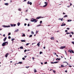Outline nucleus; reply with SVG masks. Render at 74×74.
Returning a JSON list of instances; mask_svg holds the SVG:
<instances>
[{
  "mask_svg": "<svg viewBox=\"0 0 74 74\" xmlns=\"http://www.w3.org/2000/svg\"><path fill=\"white\" fill-rule=\"evenodd\" d=\"M37 21H38V20L34 18H32L31 20V22H34V23H36L37 22Z\"/></svg>",
  "mask_w": 74,
  "mask_h": 74,
  "instance_id": "1",
  "label": "nucleus"
},
{
  "mask_svg": "<svg viewBox=\"0 0 74 74\" xmlns=\"http://www.w3.org/2000/svg\"><path fill=\"white\" fill-rule=\"evenodd\" d=\"M8 45V42H3L2 45V46L3 47H4L5 45Z\"/></svg>",
  "mask_w": 74,
  "mask_h": 74,
  "instance_id": "2",
  "label": "nucleus"
},
{
  "mask_svg": "<svg viewBox=\"0 0 74 74\" xmlns=\"http://www.w3.org/2000/svg\"><path fill=\"white\" fill-rule=\"evenodd\" d=\"M45 4H46L43 6V7H47V5H48V2H45Z\"/></svg>",
  "mask_w": 74,
  "mask_h": 74,
  "instance_id": "3",
  "label": "nucleus"
},
{
  "mask_svg": "<svg viewBox=\"0 0 74 74\" xmlns=\"http://www.w3.org/2000/svg\"><path fill=\"white\" fill-rule=\"evenodd\" d=\"M3 27H10V25L8 26L7 25H3Z\"/></svg>",
  "mask_w": 74,
  "mask_h": 74,
  "instance_id": "4",
  "label": "nucleus"
},
{
  "mask_svg": "<svg viewBox=\"0 0 74 74\" xmlns=\"http://www.w3.org/2000/svg\"><path fill=\"white\" fill-rule=\"evenodd\" d=\"M66 47L65 46H62L61 47H60V49H64V48H65V47Z\"/></svg>",
  "mask_w": 74,
  "mask_h": 74,
  "instance_id": "5",
  "label": "nucleus"
},
{
  "mask_svg": "<svg viewBox=\"0 0 74 74\" xmlns=\"http://www.w3.org/2000/svg\"><path fill=\"white\" fill-rule=\"evenodd\" d=\"M9 55V53H7L5 55V57L6 58H7V57L8 56V55Z\"/></svg>",
  "mask_w": 74,
  "mask_h": 74,
  "instance_id": "6",
  "label": "nucleus"
},
{
  "mask_svg": "<svg viewBox=\"0 0 74 74\" xmlns=\"http://www.w3.org/2000/svg\"><path fill=\"white\" fill-rule=\"evenodd\" d=\"M7 40V37H5V38L3 39V41L4 42H5V40Z\"/></svg>",
  "mask_w": 74,
  "mask_h": 74,
  "instance_id": "7",
  "label": "nucleus"
},
{
  "mask_svg": "<svg viewBox=\"0 0 74 74\" xmlns=\"http://www.w3.org/2000/svg\"><path fill=\"white\" fill-rule=\"evenodd\" d=\"M51 39L52 40H55V39L53 37H52L51 38Z\"/></svg>",
  "mask_w": 74,
  "mask_h": 74,
  "instance_id": "8",
  "label": "nucleus"
},
{
  "mask_svg": "<svg viewBox=\"0 0 74 74\" xmlns=\"http://www.w3.org/2000/svg\"><path fill=\"white\" fill-rule=\"evenodd\" d=\"M40 18H41V16L37 17L36 18V19H40Z\"/></svg>",
  "mask_w": 74,
  "mask_h": 74,
  "instance_id": "9",
  "label": "nucleus"
},
{
  "mask_svg": "<svg viewBox=\"0 0 74 74\" xmlns=\"http://www.w3.org/2000/svg\"><path fill=\"white\" fill-rule=\"evenodd\" d=\"M40 42H39L37 44V45L38 46V47H40Z\"/></svg>",
  "mask_w": 74,
  "mask_h": 74,
  "instance_id": "10",
  "label": "nucleus"
},
{
  "mask_svg": "<svg viewBox=\"0 0 74 74\" xmlns=\"http://www.w3.org/2000/svg\"><path fill=\"white\" fill-rule=\"evenodd\" d=\"M63 18H59L58 19L59 20H61V21H63Z\"/></svg>",
  "mask_w": 74,
  "mask_h": 74,
  "instance_id": "11",
  "label": "nucleus"
},
{
  "mask_svg": "<svg viewBox=\"0 0 74 74\" xmlns=\"http://www.w3.org/2000/svg\"><path fill=\"white\" fill-rule=\"evenodd\" d=\"M66 66H67V65H66L65 66H64L62 65H61V67H66Z\"/></svg>",
  "mask_w": 74,
  "mask_h": 74,
  "instance_id": "12",
  "label": "nucleus"
},
{
  "mask_svg": "<svg viewBox=\"0 0 74 74\" xmlns=\"http://www.w3.org/2000/svg\"><path fill=\"white\" fill-rule=\"evenodd\" d=\"M60 60V58H57V59H56V60Z\"/></svg>",
  "mask_w": 74,
  "mask_h": 74,
  "instance_id": "13",
  "label": "nucleus"
},
{
  "mask_svg": "<svg viewBox=\"0 0 74 74\" xmlns=\"http://www.w3.org/2000/svg\"><path fill=\"white\" fill-rule=\"evenodd\" d=\"M5 5H8V3H4Z\"/></svg>",
  "mask_w": 74,
  "mask_h": 74,
  "instance_id": "14",
  "label": "nucleus"
},
{
  "mask_svg": "<svg viewBox=\"0 0 74 74\" xmlns=\"http://www.w3.org/2000/svg\"><path fill=\"white\" fill-rule=\"evenodd\" d=\"M66 26V24H62L61 25V26Z\"/></svg>",
  "mask_w": 74,
  "mask_h": 74,
  "instance_id": "15",
  "label": "nucleus"
},
{
  "mask_svg": "<svg viewBox=\"0 0 74 74\" xmlns=\"http://www.w3.org/2000/svg\"><path fill=\"white\" fill-rule=\"evenodd\" d=\"M21 42H26V41L25 40H21Z\"/></svg>",
  "mask_w": 74,
  "mask_h": 74,
  "instance_id": "16",
  "label": "nucleus"
},
{
  "mask_svg": "<svg viewBox=\"0 0 74 74\" xmlns=\"http://www.w3.org/2000/svg\"><path fill=\"white\" fill-rule=\"evenodd\" d=\"M69 52H70V53H71L72 52V50H69Z\"/></svg>",
  "mask_w": 74,
  "mask_h": 74,
  "instance_id": "17",
  "label": "nucleus"
},
{
  "mask_svg": "<svg viewBox=\"0 0 74 74\" xmlns=\"http://www.w3.org/2000/svg\"><path fill=\"white\" fill-rule=\"evenodd\" d=\"M34 71L35 73H36V72H37V71L36 70V69H34Z\"/></svg>",
  "mask_w": 74,
  "mask_h": 74,
  "instance_id": "18",
  "label": "nucleus"
},
{
  "mask_svg": "<svg viewBox=\"0 0 74 74\" xmlns=\"http://www.w3.org/2000/svg\"><path fill=\"white\" fill-rule=\"evenodd\" d=\"M20 49H23V47L22 46H21V47H20Z\"/></svg>",
  "mask_w": 74,
  "mask_h": 74,
  "instance_id": "19",
  "label": "nucleus"
},
{
  "mask_svg": "<svg viewBox=\"0 0 74 74\" xmlns=\"http://www.w3.org/2000/svg\"><path fill=\"white\" fill-rule=\"evenodd\" d=\"M20 23H19V22L17 24L18 26H19L20 25Z\"/></svg>",
  "mask_w": 74,
  "mask_h": 74,
  "instance_id": "20",
  "label": "nucleus"
},
{
  "mask_svg": "<svg viewBox=\"0 0 74 74\" xmlns=\"http://www.w3.org/2000/svg\"><path fill=\"white\" fill-rule=\"evenodd\" d=\"M18 64H22V62H19Z\"/></svg>",
  "mask_w": 74,
  "mask_h": 74,
  "instance_id": "21",
  "label": "nucleus"
},
{
  "mask_svg": "<svg viewBox=\"0 0 74 74\" xmlns=\"http://www.w3.org/2000/svg\"><path fill=\"white\" fill-rule=\"evenodd\" d=\"M42 21H40V24H42Z\"/></svg>",
  "mask_w": 74,
  "mask_h": 74,
  "instance_id": "22",
  "label": "nucleus"
},
{
  "mask_svg": "<svg viewBox=\"0 0 74 74\" xmlns=\"http://www.w3.org/2000/svg\"><path fill=\"white\" fill-rule=\"evenodd\" d=\"M68 16L67 15H65L64 16V18H66V17H67Z\"/></svg>",
  "mask_w": 74,
  "mask_h": 74,
  "instance_id": "23",
  "label": "nucleus"
},
{
  "mask_svg": "<svg viewBox=\"0 0 74 74\" xmlns=\"http://www.w3.org/2000/svg\"><path fill=\"white\" fill-rule=\"evenodd\" d=\"M19 31V29H18L17 30H16L15 32H18V31Z\"/></svg>",
  "mask_w": 74,
  "mask_h": 74,
  "instance_id": "24",
  "label": "nucleus"
},
{
  "mask_svg": "<svg viewBox=\"0 0 74 74\" xmlns=\"http://www.w3.org/2000/svg\"><path fill=\"white\" fill-rule=\"evenodd\" d=\"M30 43H27L26 45V46H27V45H29Z\"/></svg>",
  "mask_w": 74,
  "mask_h": 74,
  "instance_id": "25",
  "label": "nucleus"
},
{
  "mask_svg": "<svg viewBox=\"0 0 74 74\" xmlns=\"http://www.w3.org/2000/svg\"><path fill=\"white\" fill-rule=\"evenodd\" d=\"M23 37H25V34H23L22 35Z\"/></svg>",
  "mask_w": 74,
  "mask_h": 74,
  "instance_id": "26",
  "label": "nucleus"
},
{
  "mask_svg": "<svg viewBox=\"0 0 74 74\" xmlns=\"http://www.w3.org/2000/svg\"><path fill=\"white\" fill-rule=\"evenodd\" d=\"M18 11H21V8L18 9Z\"/></svg>",
  "mask_w": 74,
  "mask_h": 74,
  "instance_id": "27",
  "label": "nucleus"
},
{
  "mask_svg": "<svg viewBox=\"0 0 74 74\" xmlns=\"http://www.w3.org/2000/svg\"><path fill=\"white\" fill-rule=\"evenodd\" d=\"M53 73H56V71H54L53 70Z\"/></svg>",
  "mask_w": 74,
  "mask_h": 74,
  "instance_id": "28",
  "label": "nucleus"
},
{
  "mask_svg": "<svg viewBox=\"0 0 74 74\" xmlns=\"http://www.w3.org/2000/svg\"><path fill=\"white\" fill-rule=\"evenodd\" d=\"M27 4H30V1H28V2L27 3Z\"/></svg>",
  "mask_w": 74,
  "mask_h": 74,
  "instance_id": "29",
  "label": "nucleus"
},
{
  "mask_svg": "<svg viewBox=\"0 0 74 74\" xmlns=\"http://www.w3.org/2000/svg\"><path fill=\"white\" fill-rule=\"evenodd\" d=\"M71 33H69V32H67L66 33V34H70Z\"/></svg>",
  "mask_w": 74,
  "mask_h": 74,
  "instance_id": "30",
  "label": "nucleus"
},
{
  "mask_svg": "<svg viewBox=\"0 0 74 74\" xmlns=\"http://www.w3.org/2000/svg\"><path fill=\"white\" fill-rule=\"evenodd\" d=\"M32 35H30V36H29V37H32Z\"/></svg>",
  "mask_w": 74,
  "mask_h": 74,
  "instance_id": "31",
  "label": "nucleus"
},
{
  "mask_svg": "<svg viewBox=\"0 0 74 74\" xmlns=\"http://www.w3.org/2000/svg\"><path fill=\"white\" fill-rule=\"evenodd\" d=\"M59 62H54V63H58Z\"/></svg>",
  "mask_w": 74,
  "mask_h": 74,
  "instance_id": "32",
  "label": "nucleus"
},
{
  "mask_svg": "<svg viewBox=\"0 0 74 74\" xmlns=\"http://www.w3.org/2000/svg\"><path fill=\"white\" fill-rule=\"evenodd\" d=\"M10 35H11V33L10 32L8 34V36H10Z\"/></svg>",
  "mask_w": 74,
  "mask_h": 74,
  "instance_id": "33",
  "label": "nucleus"
},
{
  "mask_svg": "<svg viewBox=\"0 0 74 74\" xmlns=\"http://www.w3.org/2000/svg\"><path fill=\"white\" fill-rule=\"evenodd\" d=\"M70 21H72L71 20H68V22H70Z\"/></svg>",
  "mask_w": 74,
  "mask_h": 74,
  "instance_id": "34",
  "label": "nucleus"
},
{
  "mask_svg": "<svg viewBox=\"0 0 74 74\" xmlns=\"http://www.w3.org/2000/svg\"><path fill=\"white\" fill-rule=\"evenodd\" d=\"M32 34H34V32H33L32 31Z\"/></svg>",
  "mask_w": 74,
  "mask_h": 74,
  "instance_id": "35",
  "label": "nucleus"
},
{
  "mask_svg": "<svg viewBox=\"0 0 74 74\" xmlns=\"http://www.w3.org/2000/svg\"><path fill=\"white\" fill-rule=\"evenodd\" d=\"M14 40H15L13 38L11 40V41H14Z\"/></svg>",
  "mask_w": 74,
  "mask_h": 74,
  "instance_id": "36",
  "label": "nucleus"
},
{
  "mask_svg": "<svg viewBox=\"0 0 74 74\" xmlns=\"http://www.w3.org/2000/svg\"><path fill=\"white\" fill-rule=\"evenodd\" d=\"M9 39H11V37L10 36H9L8 37Z\"/></svg>",
  "mask_w": 74,
  "mask_h": 74,
  "instance_id": "37",
  "label": "nucleus"
},
{
  "mask_svg": "<svg viewBox=\"0 0 74 74\" xmlns=\"http://www.w3.org/2000/svg\"><path fill=\"white\" fill-rule=\"evenodd\" d=\"M69 37H72V35H69Z\"/></svg>",
  "mask_w": 74,
  "mask_h": 74,
  "instance_id": "38",
  "label": "nucleus"
},
{
  "mask_svg": "<svg viewBox=\"0 0 74 74\" xmlns=\"http://www.w3.org/2000/svg\"><path fill=\"white\" fill-rule=\"evenodd\" d=\"M42 53V52H41V51L40 52V54H41Z\"/></svg>",
  "mask_w": 74,
  "mask_h": 74,
  "instance_id": "39",
  "label": "nucleus"
},
{
  "mask_svg": "<svg viewBox=\"0 0 74 74\" xmlns=\"http://www.w3.org/2000/svg\"><path fill=\"white\" fill-rule=\"evenodd\" d=\"M72 44H73V45H74V41L72 42Z\"/></svg>",
  "mask_w": 74,
  "mask_h": 74,
  "instance_id": "40",
  "label": "nucleus"
},
{
  "mask_svg": "<svg viewBox=\"0 0 74 74\" xmlns=\"http://www.w3.org/2000/svg\"><path fill=\"white\" fill-rule=\"evenodd\" d=\"M32 59H33V60H34V59H35V58H34V57H33L32 58Z\"/></svg>",
  "mask_w": 74,
  "mask_h": 74,
  "instance_id": "41",
  "label": "nucleus"
},
{
  "mask_svg": "<svg viewBox=\"0 0 74 74\" xmlns=\"http://www.w3.org/2000/svg\"><path fill=\"white\" fill-rule=\"evenodd\" d=\"M22 60H25V58H22Z\"/></svg>",
  "mask_w": 74,
  "mask_h": 74,
  "instance_id": "42",
  "label": "nucleus"
},
{
  "mask_svg": "<svg viewBox=\"0 0 74 74\" xmlns=\"http://www.w3.org/2000/svg\"><path fill=\"white\" fill-rule=\"evenodd\" d=\"M71 33V34H72L73 35V34H74V32H71V33Z\"/></svg>",
  "mask_w": 74,
  "mask_h": 74,
  "instance_id": "43",
  "label": "nucleus"
},
{
  "mask_svg": "<svg viewBox=\"0 0 74 74\" xmlns=\"http://www.w3.org/2000/svg\"><path fill=\"white\" fill-rule=\"evenodd\" d=\"M29 4H30V5H32V2H30L29 3Z\"/></svg>",
  "mask_w": 74,
  "mask_h": 74,
  "instance_id": "44",
  "label": "nucleus"
},
{
  "mask_svg": "<svg viewBox=\"0 0 74 74\" xmlns=\"http://www.w3.org/2000/svg\"><path fill=\"white\" fill-rule=\"evenodd\" d=\"M16 26V24H13V26L14 27V26Z\"/></svg>",
  "mask_w": 74,
  "mask_h": 74,
  "instance_id": "45",
  "label": "nucleus"
},
{
  "mask_svg": "<svg viewBox=\"0 0 74 74\" xmlns=\"http://www.w3.org/2000/svg\"><path fill=\"white\" fill-rule=\"evenodd\" d=\"M44 64H47V62H45Z\"/></svg>",
  "mask_w": 74,
  "mask_h": 74,
  "instance_id": "46",
  "label": "nucleus"
},
{
  "mask_svg": "<svg viewBox=\"0 0 74 74\" xmlns=\"http://www.w3.org/2000/svg\"><path fill=\"white\" fill-rule=\"evenodd\" d=\"M10 26H12V27L13 26V24H11L10 25Z\"/></svg>",
  "mask_w": 74,
  "mask_h": 74,
  "instance_id": "47",
  "label": "nucleus"
},
{
  "mask_svg": "<svg viewBox=\"0 0 74 74\" xmlns=\"http://www.w3.org/2000/svg\"><path fill=\"white\" fill-rule=\"evenodd\" d=\"M66 29H67V30H70V28H67Z\"/></svg>",
  "mask_w": 74,
  "mask_h": 74,
  "instance_id": "48",
  "label": "nucleus"
},
{
  "mask_svg": "<svg viewBox=\"0 0 74 74\" xmlns=\"http://www.w3.org/2000/svg\"><path fill=\"white\" fill-rule=\"evenodd\" d=\"M26 51H27V50H24V52H26Z\"/></svg>",
  "mask_w": 74,
  "mask_h": 74,
  "instance_id": "49",
  "label": "nucleus"
},
{
  "mask_svg": "<svg viewBox=\"0 0 74 74\" xmlns=\"http://www.w3.org/2000/svg\"><path fill=\"white\" fill-rule=\"evenodd\" d=\"M38 31H36V33L37 34V33H38Z\"/></svg>",
  "mask_w": 74,
  "mask_h": 74,
  "instance_id": "50",
  "label": "nucleus"
},
{
  "mask_svg": "<svg viewBox=\"0 0 74 74\" xmlns=\"http://www.w3.org/2000/svg\"><path fill=\"white\" fill-rule=\"evenodd\" d=\"M72 53H74V51H73L72 50Z\"/></svg>",
  "mask_w": 74,
  "mask_h": 74,
  "instance_id": "51",
  "label": "nucleus"
},
{
  "mask_svg": "<svg viewBox=\"0 0 74 74\" xmlns=\"http://www.w3.org/2000/svg\"><path fill=\"white\" fill-rule=\"evenodd\" d=\"M41 26V24H39L37 25V26Z\"/></svg>",
  "mask_w": 74,
  "mask_h": 74,
  "instance_id": "52",
  "label": "nucleus"
},
{
  "mask_svg": "<svg viewBox=\"0 0 74 74\" xmlns=\"http://www.w3.org/2000/svg\"><path fill=\"white\" fill-rule=\"evenodd\" d=\"M26 67L27 69H28L29 67V66H26Z\"/></svg>",
  "mask_w": 74,
  "mask_h": 74,
  "instance_id": "53",
  "label": "nucleus"
},
{
  "mask_svg": "<svg viewBox=\"0 0 74 74\" xmlns=\"http://www.w3.org/2000/svg\"><path fill=\"white\" fill-rule=\"evenodd\" d=\"M27 26H30V24H28Z\"/></svg>",
  "mask_w": 74,
  "mask_h": 74,
  "instance_id": "54",
  "label": "nucleus"
},
{
  "mask_svg": "<svg viewBox=\"0 0 74 74\" xmlns=\"http://www.w3.org/2000/svg\"><path fill=\"white\" fill-rule=\"evenodd\" d=\"M3 37H5V34H4L3 35Z\"/></svg>",
  "mask_w": 74,
  "mask_h": 74,
  "instance_id": "55",
  "label": "nucleus"
},
{
  "mask_svg": "<svg viewBox=\"0 0 74 74\" xmlns=\"http://www.w3.org/2000/svg\"><path fill=\"white\" fill-rule=\"evenodd\" d=\"M53 53L54 54V55H56V53Z\"/></svg>",
  "mask_w": 74,
  "mask_h": 74,
  "instance_id": "56",
  "label": "nucleus"
},
{
  "mask_svg": "<svg viewBox=\"0 0 74 74\" xmlns=\"http://www.w3.org/2000/svg\"><path fill=\"white\" fill-rule=\"evenodd\" d=\"M51 64H54L55 63H54L53 62H51Z\"/></svg>",
  "mask_w": 74,
  "mask_h": 74,
  "instance_id": "57",
  "label": "nucleus"
},
{
  "mask_svg": "<svg viewBox=\"0 0 74 74\" xmlns=\"http://www.w3.org/2000/svg\"><path fill=\"white\" fill-rule=\"evenodd\" d=\"M68 32V31L67 30H66L65 31V32Z\"/></svg>",
  "mask_w": 74,
  "mask_h": 74,
  "instance_id": "58",
  "label": "nucleus"
},
{
  "mask_svg": "<svg viewBox=\"0 0 74 74\" xmlns=\"http://www.w3.org/2000/svg\"><path fill=\"white\" fill-rule=\"evenodd\" d=\"M65 72L66 73H67V70H66L65 71Z\"/></svg>",
  "mask_w": 74,
  "mask_h": 74,
  "instance_id": "59",
  "label": "nucleus"
},
{
  "mask_svg": "<svg viewBox=\"0 0 74 74\" xmlns=\"http://www.w3.org/2000/svg\"><path fill=\"white\" fill-rule=\"evenodd\" d=\"M27 25V24H26V23H25L24 24V25L25 26H26Z\"/></svg>",
  "mask_w": 74,
  "mask_h": 74,
  "instance_id": "60",
  "label": "nucleus"
},
{
  "mask_svg": "<svg viewBox=\"0 0 74 74\" xmlns=\"http://www.w3.org/2000/svg\"><path fill=\"white\" fill-rule=\"evenodd\" d=\"M69 67H72V66L71 65H69Z\"/></svg>",
  "mask_w": 74,
  "mask_h": 74,
  "instance_id": "61",
  "label": "nucleus"
},
{
  "mask_svg": "<svg viewBox=\"0 0 74 74\" xmlns=\"http://www.w3.org/2000/svg\"><path fill=\"white\" fill-rule=\"evenodd\" d=\"M72 5V4H71V3H70V5H71H71Z\"/></svg>",
  "mask_w": 74,
  "mask_h": 74,
  "instance_id": "62",
  "label": "nucleus"
},
{
  "mask_svg": "<svg viewBox=\"0 0 74 74\" xmlns=\"http://www.w3.org/2000/svg\"><path fill=\"white\" fill-rule=\"evenodd\" d=\"M25 58H26L27 57V56H24Z\"/></svg>",
  "mask_w": 74,
  "mask_h": 74,
  "instance_id": "63",
  "label": "nucleus"
},
{
  "mask_svg": "<svg viewBox=\"0 0 74 74\" xmlns=\"http://www.w3.org/2000/svg\"><path fill=\"white\" fill-rule=\"evenodd\" d=\"M26 0H24V2H25V1H26Z\"/></svg>",
  "mask_w": 74,
  "mask_h": 74,
  "instance_id": "64",
  "label": "nucleus"
}]
</instances>
